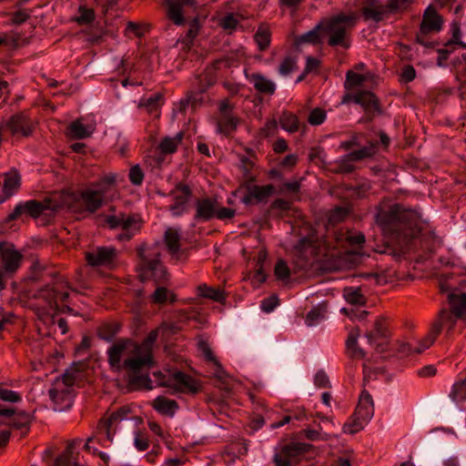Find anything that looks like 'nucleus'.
Returning a JSON list of instances; mask_svg holds the SVG:
<instances>
[{
  "label": "nucleus",
  "mask_w": 466,
  "mask_h": 466,
  "mask_svg": "<svg viewBox=\"0 0 466 466\" xmlns=\"http://www.w3.org/2000/svg\"><path fill=\"white\" fill-rule=\"evenodd\" d=\"M375 218L383 234L391 240L408 243L417 236V214L400 204L387 209L379 208Z\"/></svg>",
  "instance_id": "obj_1"
},
{
  "label": "nucleus",
  "mask_w": 466,
  "mask_h": 466,
  "mask_svg": "<svg viewBox=\"0 0 466 466\" xmlns=\"http://www.w3.org/2000/svg\"><path fill=\"white\" fill-rule=\"evenodd\" d=\"M458 319H461V317H457L451 309H441L428 334L418 341L416 346L407 344V351L417 354L423 352L434 343L442 330L450 335L453 331Z\"/></svg>",
  "instance_id": "obj_2"
},
{
  "label": "nucleus",
  "mask_w": 466,
  "mask_h": 466,
  "mask_svg": "<svg viewBox=\"0 0 466 466\" xmlns=\"http://www.w3.org/2000/svg\"><path fill=\"white\" fill-rule=\"evenodd\" d=\"M146 251L147 248L144 245L137 249L139 258L137 264L139 279L142 282L153 279L156 284L165 283L168 280L169 274L159 258L160 254L154 251L147 254Z\"/></svg>",
  "instance_id": "obj_3"
},
{
  "label": "nucleus",
  "mask_w": 466,
  "mask_h": 466,
  "mask_svg": "<svg viewBox=\"0 0 466 466\" xmlns=\"http://www.w3.org/2000/svg\"><path fill=\"white\" fill-rule=\"evenodd\" d=\"M357 18L354 13H339L324 21L321 24L322 31L329 35L328 44L330 46L349 48L347 31L355 25Z\"/></svg>",
  "instance_id": "obj_4"
},
{
  "label": "nucleus",
  "mask_w": 466,
  "mask_h": 466,
  "mask_svg": "<svg viewBox=\"0 0 466 466\" xmlns=\"http://www.w3.org/2000/svg\"><path fill=\"white\" fill-rule=\"evenodd\" d=\"M327 248L315 233L301 238L294 246L293 255L299 267L305 268L326 256Z\"/></svg>",
  "instance_id": "obj_5"
},
{
  "label": "nucleus",
  "mask_w": 466,
  "mask_h": 466,
  "mask_svg": "<svg viewBox=\"0 0 466 466\" xmlns=\"http://www.w3.org/2000/svg\"><path fill=\"white\" fill-rule=\"evenodd\" d=\"M374 415V405L371 395L367 390H362L359 403L350 420L343 425V431L354 434L364 428Z\"/></svg>",
  "instance_id": "obj_6"
},
{
  "label": "nucleus",
  "mask_w": 466,
  "mask_h": 466,
  "mask_svg": "<svg viewBox=\"0 0 466 466\" xmlns=\"http://www.w3.org/2000/svg\"><path fill=\"white\" fill-rule=\"evenodd\" d=\"M23 255L13 245L5 242L0 256V291L6 288V282L11 279L22 266Z\"/></svg>",
  "instance_id": "obj_7"
},
{
  "label": "nucleus",
  "mask_w": 466,
  "mask_h": 466,
  "mask_svg": "<svg viewBox=\"0 0 466 466\" xmlns=\"http://www.w3.org/2000/svg\"><path fill=\"white\" fill-rule=\"evenodd\" d=\"M305 442L291 441L276 450L273 461L276 466H296L311 449Z\"/></svg>",
  "instance_id": "obj_8"
},
{
  "label": "nucleus",
  "mask_w": 466,
  "mask_h": 466,
  "mask_svg": "<svg viewBox=\"0 0 466 466\" xmlns=\"http://www.w3.org/2000/svg\"><path fill=\"white\" fill-rule=\"evenodd\" d=\"M361 13L366 20L381 21L388 11L400 9L410 0H361Z\"/></svg>",
  "instance_id": "obj_9"
},
{
  "label": "nucleus",
  "mask_w": 466,
  "mask_h": 466,
  "mask_svg": "<svg viewBox=\"0 0 466 466\" xmlns=\"http://www.w3.org/2000/svg\"><path fill=\"white\" fill-rule=\"evenodd\" d=\"M106 223L111 229L122 230V233L116 237L119 241L130 240L139 231L141 226V220L134 215L108 216Z\"/></svg>",
  "instance_id": "obj_10"
},
{
  "label": "nucleus",
  "mask_w": 466,
  "mask_h": 466,
  "mask_svg": "<svg viewBox=\"0 0 466 466\" xmlns=\"http://www.w3.org/2000/svg\"><path fill=\"white\" fill-rule=\"evenodd\" d=\"M117 251L112 246H100L86 252V260L93 268L105 267L111 268L116 260Z\"/></svg>",
  "instance_id": "obj_11"
},
{
  "label": "nucleus",
  "mask_w": 466,
  "mask_h": 466,
  "mask_svg": "<svg viewBox=\"0 0 466 466\" xmlns=\"http://www.w3.org/2000/svg\"><path fill=\"white\" fill-rule=\"evenodd\" d=\"M232 58L229 56H225L215 60L211 67L207 68L204 74L198 76V79L200 83L203 81L207 82V86L199 87L200 92L204 93L208 86L215 83L216 76L213 75H218L221 77H227L228 75L232 72Z\"/></svg>",
  "instance_id": "obj_12"
},
{
  "label": "nucleus",
  "mask_w": 466,
  "mask_h": 466,
  "mask_svg": "<svg viewBox=\"0 0 466 466\" xmlns=\"http://www.w3.org/2000/svg\"><path fill=\"white\" fill-rule=\"evenodd\" d=\"M162 387L172 388L176 391L183 393H197L199 390V386L195 379L191 376L182 372L177 371L167 380L159 383Z\"/></svg>",
  "instance_id": "obj_13"
},
{
  "label": "nucleus",
  "mask_w": 466,
  "mask_h": 466,
  "mask_svg": "<svg viewBox=\"0 0 466 466\" xmlns=\"http://www.w3.org/2000/svg\"><path fill=\"white\" fill-rule=\"evenodd\" d=\"M442 19L436 10L434 8L428 7L423 14L422 21L420 23V32L417 35L418 42L422 45H426L422 38L431 33L440 32L442 27Z\"/></svg>",
  "instance_id": "obj_14"
},
{
  "label": "nucleus",
  "mask_w": 466,
  "mask_h": 466,
  "mask_svg": "<svg viewBox=\"0 0 466 466\" xmlns=\"http://www.w3.org/2000/svg\"><path fill=\"white\" fill-rule=\"evenodd\" d=\"M47 208L46 205L32 199L27 200L25 202L18 203L12 213H10L5 218V223H9L13 220L17 219L20 216L25 214L30 216L31 218H38L46 209Z\"/></svg>",
  "instance_id": "obj_15"
},
{
  "label": "nucleus",
  "mask_w": 466,
  "mask_h": 466,
  "mask_svg": "<svg viewBox=\"0 0 466 466\" xmlns=\"http://www.w3.org/2000/svg\"><path fill=\"white\" fill-rule=\"evenodd\" d=\"M129 346H133L136 352L139 350V347L128 339H120L108 348L107 360L112 369L117 371L122 369L123 363H121V360Z\"/></svg>",
  "instance_id": "obj_16"
},
{
  "label": "nucleus",
  "mask_w": 466,
  "mask_h": 466,
  "mask_svg": "<svg viewBox=\"0 0 466 466\" xmlns=\"http://www.w3.org/2000/svg\"><path fill=\"white\" fill-rule=\"evenodd\" d=\"M3 127L8 128L13 136L29 137L33 131V122L25 112L13 115Z\"/></svg>",
  "instance_id": "obj_17"
},
{
  "label": "nucleus",
  "mask_w": 466,
  "mask_h": 466,
  "mask_svg": "<svg viewBox=\"0 0 466 466\" xmlns=\"http://www.w3.org/2000/svg\"><path fill=\"white\" fill-rule=\"evenodd\" d=\"M216 124L217 131L220 134L228 136L233 131V107L228 98L220 102Z\"/></svg>",
  "instance_id": "obj_18"
},
{
  "label": "nucleus",
  "mask_w": 466,
  "mask_h": 466,
  "mask_svg": "<svg viewBox=\"0 0 466 466\" xmlns=\"http://www.w3.org/2000/svg\"><path fill=\"white\" fill-rule=\"evenodd\" d=\"M218 200L214 198H198L196 201V214L194 219L198 222H206L215 218Z\"/></svg>",
  "instance_id": "obj_19"
},
{
  "label": "nucleus",
  "mask_w": 466,
  "mask_h": 466,
  "mask_svg": "<svg viewBox=\"0 0 466 466\" xmlns=\"http://www.w3.org/2000/svg\"><path fill=\"white\" fill-rule=\"evenodd\" d=\"M171 194L174 195L175 203L170 206V211L175 216H179L183 210L186 203L187 202L189 197L191 196V189L187 185L177 184L171 191Z\"/></svg>",
  "instance_id": "obj_20"
},
{
  "label": "nucleus",
  "mask_w": 466,
  "mask_h": 466,
  "mask_svg": "<svg viewBox=\"0 0 466 466\" xmlns=\"http://www.w3.org/2000/svg\"><path fill=\"white\" fill-rule=\"evenodd\" d=\"M48 394L51 400L58 406L59 410L71 407L72 389H69L68 387H60L58 382L56 387L49 389Z\"/></svg>",
  "instance_id": "obj_21"
},
{
  "label": "nucleus",
  "mask_w": 466,
  "mask_h": 466,
  "mask_svg": "<svg viewBox=\"0 0 466 466\" xmlns=\"http://www.w3.org/2000/svg\"><path fill=\"white\" fill-rule=\"evenodd\" d=\"M58 292L60 288L56 285V281L53 284H47L38 289L33 297L36 299L43 300L49 309L57 308Z\"/></svg>",
  "instance_id": "obj_22"
},
{
  "label": "nucleus",
  "mask_w": 466,
  "mask_h": 466,
  "mask_svg": "<svg viewBox=\"0 0 466 466\" xmlns=\"http://www.w3.org/2000/svg\"><path fill=\"white\" fill-rule=\"evenodd\" d=\"M168 9L167 16L177 25L184 24V16L182 14V7L184 5L193 6L196 4L195 0H166Z\"/></svg>",
  "instance_id": "obj_23"
},
{
  "label": "nucleus",
  "mask_w": 466,
  "mask_h": 466,
  "mask_svg": "<svg viewBox=\"0 0 466 466\" xmlns=\"http://www.w3.org/2000/svg\"><path fill=\"white\" fill-rule=\"evenodd\" d=\"M104 189H86L80 194L81 199L86 206L87 211L94 213L101 208L103 204Z\"/></svg>",
  "instance_id": "obj_24"
},
{
  "label": "nucleus",
  "mask_w": 466,
  "mask_h": 466,
  "mask_svg": "<svg viewBox=\"0 0 466 466\" xmlns=\"http://www.w3.org/2000/svg\"><path fill=\"white\" fill-rule=\"evenodd\" d=\"M359 337V329H352L346 340V353L351 360H359L364 359L366 356V352L358 344Z\"/></svg>",
  "instance_id": "obj_25"
},
{
  "label": "nucleus",
  "mask_w": 466,
  "mask_h": 466,
  "mask_svg": "<svg viewBox=\"0 0 466 466\" xmlns=\"http://www.w3.org/2000/svg\"><path fill=\"white\" fill-rule=\"evenodd\" d=\"M274 192V186L271 184L266 186H254L248 193L243 198L245 204L252 203L253 199L257 202H262L269 198Z\"/></svg>",
  "instance_id": "obj_26"
},
{
  "label": "nucleus",
  "mask_w": 466,
  "mask_h": 466,
  "mask_svg": "<svg viewBox=\"0 0 466 466\" xmlns=\"http://www.w3.org/2000/svg\"><path fill=\"white\" fill-rule=\"evenodd\" d=\"M448 302L451 310L461 319L466 320V293L451 292L448 295Z\"/></svg>",
  "instance_id": "obj_27"
},
{
  "label": "nucleus",
  "mask_w": 466,
  "mask_h": 466,
  "mask_svg": "<svg viewBox=\"0 0 466 466\" xmlns=\"http://www.w3.org/2000/svg\"><path fill=\"white\" fill-rule=\"evenodd\" d=\"M80 440H73L68 442L65 451L56 458L53 466H76V458L74 457V449Z\"/></svg>",
  "instance_id": "obj_28"
},
{
  "label": "nucleus",
  "mask_w": 466,
  "mask_h": 466,
  "mask_svg": "<svg viewBox=\"0 0 466 466\" xmlns=\"http://www.w3.org/2000/svg\"><path fill=\"white\" fill-rule=\"evenodd\" d=\"M152 406L158 413L168 417H173L178 409V404L176 400H169L163 396L157 397L154 400Z\"/></svg>",
  "instance_id": "obj_29"
},
{
  "label": "nucleus",
  "mask_w": 466,
  "mask_h": 466,
  "mask_svg": "<svg viewBox=\"0 0 466 466\" xmlns=\"http://www.w3.org/2000/svg\"><path fill=\"white\" fill-rule=\"evenodd\" d=\"M11 419L10 428L15 430H25V432L22 433V435L25 436L30 429V424L34 416L25 410H17L15 409V413Z\"/></svg>",
  "instance_id": "obj_30"
},
{
  "label": "nucleus",
  "mask_w": 466,
  "mask_h": 466,
  "mask_svg": "<svg viewBox=\"0 0 466 466\" xmlns=\"http://www.w3.org/2000/svg\"><path fill=\"white\" fill-rule=\"evenodd\" d=\"M197 290L199 297L209 299L219 303H224L226 300V293L219 288L201 284L197 288Z\"/></svg>",
  "instance_id": "obj_31"
},
{
  "label": "nucleus",
  "mask_w": 466,
  "mask_h": 466,
  "mask_svg": "<svg viewBox=\"0 0 466 466\" xmlns=\"http://www.w3.org/2000/svg\"><path fill=\"white\" fill-rule=\"evenodd\" d=\"M357 104L360 105L365 111H379V100L375 95L370 91H359Z\"/></svg>",
  "instance_id": "obj_32"
},
{
  "label": "nucleus",
  "mask_w": 466,
  "mask_h": 466,
  "mask_svg": "<svg viewBox=\"0 0 466 466\" xmlns=\"http://www.w3.org/2000/svg\"><path fill=\"white\" fill-rule=\"evenodd\" d=\"M153 364V359L150 353L146 354L142 357L127 359L123 362L122 369H127L133 371L135 374L138 372L145 366H151Z\"/></svg>",
  "instance_id": "obj_33"
},
{
  "label": "nucleus",
  "mask_w": 466,
  "mask_h": 466,
  "mask_svg": "<svg viewBox=\"0 0 466 466\" xmlns=\"http://www.w3.org/2000/svg\"><path fill=\"white\" fill-rule=\"evenodd\" d=\"M131 412V410L127 406H123L117 409L115 412H113L110 417L105 422L106 428V436L109 441H112L111 436V429L113 425L128 419V415Z\"/></svg>",
  "instance_id": "obj_34"
},
{
  "label": "nucleus",
  "mask_w": 466,
  "mask_h": 466,
  "mask_svg": "<svg viewBox=\"0 0 466 466\" xmlns=\"http://www.w3.org/2000/svg\"><path fill=\"white\" fill-rule=\"evenodd\" d=\"M164 240L168 251L175 255L180 249V232L174 228H168L164 235Z\"/></svg>",
  "instance_id": "obj_35"
},
{
  "label": "nucleus",
  "mask_w": 466,
  "mask_h": 466,
  "mask_svg": "<svg viewBox=\"0 0 466 466\" xmlns=\"http://www.w3.org/2000/svg\"><path fill=\"white\" fill-rule=\"evenodd\" d=\"M21 177L16 170H11L5 174L3 192L7 195H14L20 187Z\"/></svg>",
  "instance_id": "obj_36"
},
{
  "label": "nucleus",
  "mask_w": 466,
  "mask_h": 466,
  "mask_svg": "<svg viewBox=\"0 0 466 466\" xmlns=\"http://www.w3.org/2000/svg\"><path fill=\"white\" fill-rule=\"evenodd\" d=\"M254 39L260 51L266 50L271 42V32L268 25L265 24L260 25L254 35Z\"/></svg>",
  "instance_id": "obj_37"
},
{
  "label": "nucleus",
  "mask_w": 466,
  "mask_h": 466,
  "mask_svg": "<svg viewBox=\"0 0 466 466\" xmlns=\"http://www.w3.org/2000/svg\"><path fill=\"white\" fill-rule=\"evenodd\" d=\"M216 369L214 371V376L217 379V386L225 391V396L230 395V388H229V374L227 373L224 369L221 367V365L218 363V361L215 362Z\"/></svg>",
  "instance_id": "obj_38"
},
{
  "label": "nucleus",
  "mask_w": 466,
  "mask_h": 466,
  "mask_svg": "<svg viewBox=\"0 0 466 466\" xmlns=\"http://www.w3.org/2000/svg\"><path fill=\"white\" fill-rule=\"evenodd\" d=\"M377 147V142H369L365 147L349 153L348 157L353 161H360L364 158L371 157L376 154Z\"/></svg>",
  "instance_id": "obj_39"
},
{
  "label": "nucleus",
  "mask_w": 466,
  "mask_h": 466,
  "mask_svg": "<svg viewBox=\"0 0 466 466\" xmlns=\"http://www.w3.org/2000/svg\"><path fill=\"white\" fill-rule=\"evenodd\" d=\"M280 127L289 133H295L299 128V121L296 115L284 112L279 118Z\"/></svg>",
  "instance_id": "obj_40"
},
{
  "label": "nucleus",
  "mask_w": 466,
  "mask_h": 466,
  "mask_svg": "<svg viewBox=\"0 0 466 466\" xmlns=\"http://www.w3.org/2000/svg\"><path fill=\"white\" fill-rule=\"evenodd\" d=\"M450 398L454 402H461L466 400V374L463 379L458 380L452 386Z\"/></svg>",
  "instance_id": "obj_41"
},
{
  "label": "nucleus",
  "mask_w": 466,
  "mask_h": 466,
  "mask_svg": "<svg viewBox=\"0 0 466 466\" xmlns=\"http://www.w3.org/2000/svg\"><path fill=\"white\" fill-rule=\"evenodd\" d=\"M253 84L255 88L263 94L271 95L276 89V86L271 80L259 75L253 76Z\"/></svg>",
  "instance_id": "obj_42"
},
{
  "label": "nucleus",
  "mask_w": 466,
  "mask_h": 466,
  "mask_svg": "<svg viewBox=\"0 0 466 466\" xmlns=\"http://www.w3.org/2000/svg\"><path fill=\"white\" fill-rule=\"evenodd\" d=\"M183 133L179 132L175 137H165L159 144V148L163 154H172L176 152L177 145L181 142Z\"/></svg>",
  "instance_id": "obj_43"
},
{
  "label": "nucleus",
  "mask_w": 466,
  "mask_h": 466,
  "mask_svg": "<svg viewBox=\"0 0 466 466\" xmlns=\"http://www.w3.org/2000/svg\"><path fill=\"white\" fill-rule=\"evenodd\" d=\"M345 299L352 305H364L366 299L360 288H346L343 291Z\"/></svg>",
  "instance_id": "obj_44"
},
{
  "label": "nucleus",
  "mask_w": 466,
  "mask_h": 466,
  "mask_svg": "<svg viewBox=\"0 0 466 466\" xmlns=\"http://www.w3.org/2000/svg\"><path fill=\"white\" fill-rule=\"evenodd\" d=\"M322 29V25H318L315 28L312 30H309V32L302 34L301 35H299L295 43L296 45H302V44H319L320 42L319 33V30Z\"/></svg>",
  "instance_id": "obj_45"
},
{
  "label": "nucleus",
  "mask_w": 466,
  "mask_h": 466,
  "mask_svg": "<svg viewBox=\"0 0 466 466\" xmlns=\"http://www.w3.org/2000/svg\"><path fill=\"white\" fill-rule=\"evenodd\" d=\"M386 335V321L380 317L375 320L374 330L366 333V339L370 344H372L377 337H385Z\"/></svg>",
  "instance_id": "obj_46"
},
{
  "label": "nucleus",
  "mask_w": 466,
  "mask_h": 466,
  "mask_svg": "<svg viewBox=\"0 0 466 466\" xmlns=\"http://www.w3.org/2000/svg\"><path fill=\"white\" fill-rule=\"evenodd\" d=\"M119 325L116 323H106L97 329V336L106 341H111L119 331Z\"/></svg>",
  "instance_id": "obj_47"
},
{
  "label": "nucleus",
  "mask_w": 466,
  "mask_h": 466,
  "mask_svg": "<svg viewBox=\"0 0 466 466\" xmlns=\"http://www.w3.org/2000/svg\"><path fill=\"white\" fill-rule=\"evenodd\" d=\"M170 299V302L173 303L176 301V296L169 292V290L165 287H157L156 290L151 295V300L156 304H164Z\"/></svg>",
  "instance_id": "obj_48"
},
{
  "label": "nucleus",
  "mask_w": 466,
  "mask_h": 466,
  "mask_svg": "<svg viewBox=\"0 0 466 466\" xmlns=\"http://www.w3.org/2000/svg\"><path fill=\"white\" fill-rule=\"evenodd\" d=\"M128 384L133 389L145 388L147 390H152V381L148 375H129Z\"/></svg>",
  "instance_id": "obj_49"
},
{
  "label": "nucleus",
  "mask_w": 466,
  "mask_h": 466,
  "mask_svg": "<svg viewBox=\"0 0 466 466\" xmlns=\"http://www.w3.org/2000/svg\"><path fill=\"white\" fill-rule=\"evenodd\" d=\"M366 79L367 77L365 76L358 74L352 70H349L346 73L344 87L347 90H351L354 87L360 86L366 81Z\"/></svg>",
  "instance_id": "obj_50"
},
{
  "label": "nucleus",
  "mask_w": 466,
  "mask_h": 466,
  "mask_svg": "<svg viewBox=\"0 0 466 466\" xmlns=\"http://www.w3.org/2000/svg\"><path fill=\"white\" fill-rule=\"evenodd\" d=\"M352 162L353 160L347 154L334 162V171L339 174H350L355 169Z\"/></svg>",
  "instance_id": "obj_51"
},
{
  "label": "nucleus",
  "mask_w": 466,
  "mask_h": 466,
  "mask_svg": "<svg viewBox=\"0 0 466 466\" xmlns=\"http://www.w3.org/2000/svg\"><path fill=\"white\" fill-rule=\"evenodd\" d=\"M268 253L265 249H260L257 256V270L254 275L255 281L258 283H263L266 280V273L263 270V263L267 259Z\"/></svg>",
  "instance_id": "obj_52"
},
{
  "label": "nucleus",
  "mask_w": 466,
  "mask_h": 466,
  "mask_svg": "<svg viewBox=\"0 0 466 466\" xmlns=\"http://www.w3.org/2000/svg\"><path fill=\"white\" fill-rule=\"evenodd\" d=\"M324 318L325 311L319 307H314L308 312L305 322L308 326L312 327L320 323Z\"/></svg>",
  "instance_id": "obj_53"
},
{
  "label": "nucleus",
  "mask_w": 466,
  "mask_h": 466,
  "mask_svg": "<svg viewBox=\"0 0 466 466\" xmlns=\"http://www.w3.org/2000/svg\"><path fill=\"white\" fill-rule=\"evenodd\" d=\"M69 129L71 136L76 139H84L91 135L86 126L78 120L72 122L69 126Z\"/></svg>",
  "instance_id": "obj_54"
},
{
  "label": "nucleus",
  "mask_w": 466,
  "mask_h": 466,
  "mask_svg": "<svg viewBox=\"0 0 466 466\" xmlns=\"http://www.w3.org/2000/svg\"><path fill=\"white\" fill-rule=\"evenodd\" d=\"M351 196L357 198H363L368 196L371 190V183L369 180H363L357 183L351 188Z\"/></svg>",
  "instance_id": "obj_55"
},
{
  "label": "nucleus",
  "mask_w": 466,
  "mask_h": 466,
  "mask_svg": "<svg viewBox=\"0 0 466 466\" xmlns=\"http://www.w3.org/2000/svg\"><path fill=\"white\" fill-rule=\"evenodd\" d=\"M326 118L327 112L320 107H315L309 112L308 122L311 126H320L325 122Z\"/></svg>",
  "instance_id": "obj_56"
},
{
  "label": "nucleus",
  "mask_w": 466,
  "mask_h": 466,
  "mask_svg": "<svg viewBox=\"0 0 466 466\" xmlns=\"http://www.w3.org/2000/svg\"><path fill=\"white\" fill-rule=\"evenodd\" d=\"M297 68V60L294 56H288L280 63L279 73L281 76H288Z\"/></svg>",
  "instance_id": "obj_57"
},
{
  "label": "nucleus",
  "mask_w": 466,
  "mask_h": 466,
  "mask_svg": "<svg viewBox=\"0 0 466 466\" xmlns=\"http://www.w3.org/2000/svg\"><path fill=\"white\" fill-rule=\"evenodd\" d=\"M78 12L79 15L76 18L78 25H88L95 20V11L92 8L80 6Z\"/></svg>",
  "instance_id": "obj_58"
},
{
  "label": "nucleus",
  "mask_w": 466,
  "mask_h": 466,
  "mask_svg": "<svg viewBox=\"0 0 466 466\" xmlns=\"http://www.w3.org/2000/svg\"><path fill=\"white\" fill-rule=\"evenodd\" d=\"M275 276L279 280H288L290 277V269L285 260L279 259L274 268Z\"/></svg>",
  "instance_id": "obj_59"
},
{
  "label": "nucleus",
  "mask_w": 466,
  "mask_h": 466,
  "mask_svg": "<svg viewBox=\"0 0 466 466\" xmlns=\"http://www.w3.org/2000/svg\"><path fill=\"white\" fill-rule=\"evenodd\" d=\"M0 400L6 402L16 403L21 400L18 392L0 387Z\"/></svg>",
  "instance_id": "obj_60"
},
{
  "label": "nucleus",
  "mask_w": 466,
  "mask_h": 466,
  "mask_svg": "<svg viewBox=\"0 0 466 466\" xmlns=\"http://www.w3.org/2000/svg\"><path fill=\"white\" fill-rule=\"evenodd\" d=\"M128 177L135 186H140L144 179V173L138 165L132 167L129 170Z\"/></svg>",
  "instance_id": "obj_61"
},
{
  "label": "nucleus",
  "mask_w": 466,
  "mask_h": 466,
  "mask_svg": "<svg viewBox=\"0 0 466 466\" xmlns=\"http://www.w3.org/2000/svg\"><path fill=\"white\" fill-rule=\"evenodd\" d=\"M15 413V408H7L0 405V426L5 425L10 427V421L12 417Z\"/></svg>",
  "instance_id": "obj_62"
},
{
  "label": "nucleus",
  "mask_w": 466,
  "mask_h": 466,
  "mask_svg": "<svg viewBox=\"0 0 466 466\" xmlns=\"http://www.w3.org/2000/svg\"><path fill=\"white\" fill-rule=\"evenodd\" d=\"M279 305V299L276 295H272L268 298L264 299L261 301L260 309L262 311L269 313L273 311L276 307Z\"/></svg>",
  "instance_id": "obj_63"
},
{
  "label": "nucleus",
  "mask_w": 466,
  "mask_h": 466,
  "mask_svg": "<svg viewBox=\"0 0 466 466\" xmlns=\"http://www.w3.org/2000/svg\"><path fill=\"white\" fill-rule=\"evenodd\" d=\"M158 329L163 336H170L177 334L180 330V327L174 322H163Z\"/></svg>",
  "instance_id": "obj_64"
}]
</instances>
